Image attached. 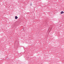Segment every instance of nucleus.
<instances>
[{"label": "nucleus", "mask_w": 64, "mask_h": 64, "mask_svg": "<svg viewBox=\"0 0 64 64\" xmlns=\"http://www.w3.org/2000/svg\"><path fill=\"white\" fill-rule=\"evenodd\" d=\"M16 19H17V18H18V17H17V16H16L15 17Z\"/></svg>", "instance_id": "1"}, {"label": "nucleus", "mask_w": 64, "mask_h": 64, "mask_svg": "<svg viewBox=\"0 0 64 64\" xmlns=\"http://www.w3.org/2000/svg\"><path fill=\"white\" fill-rule=\"evenodd\" d=\"M62 13H64V12H60V14H62Z\"/></svg>", "instance_id": "2"}]
</instances>
